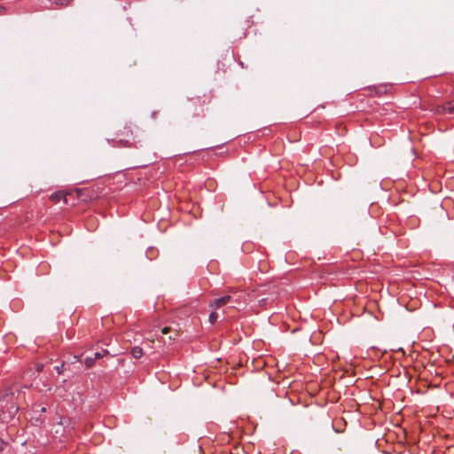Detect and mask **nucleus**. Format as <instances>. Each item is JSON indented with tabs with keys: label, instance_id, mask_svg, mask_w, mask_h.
Masks as SVG:
<instances>
[{
	"label": "nucleus",
	"instance_id": "14",
	"mask_svg": "<svg viewBox=\"0 0 454 454\" xmlns=\"http://www.w3.org/2000/svg\"><path fill=\"white\" fill-rule=\"evenodd\" d=\"M43 364H38L36 365V372H42V371H43Z\"/></svg>",
	"mask_w": 454,
	"mask_h": 454
},
{
	"label": "nucleus",
	"instance_id": "5",
	"mask_svg": "<svg viewBox=\"0 0 454 454\" xmlns=\"http://www.w3.org/2000/svg\"><path fill=\"white\" fill-rule=\"evenodd\" d=\"M50 200L55 203L63 200L64 203L67 204V194L63 192H56L50 196Z\"/></svg>",
	"mask_w": 454,
	"mask_h": 454
},
{
	"label": "nucleus",
	"instance_id": "15",
	"mask_svg": "<svg viewBox=\"0 0 454 454\" xmlns=\"http://www.w3.org/2000/svg\"><path fill=\"white\" fill-rule=\"evenodd\" d=\"M168 333V328H164V329L162 330V333H164V334H165V333Z\"/></svg>",
	"mask_w": 454,
	"mask_h": 454
},
{
	"label": "nucleus",
	"instance_id": "1",
	"mask_svg": "<svg viewBox=\"0 0 454 454\" xmlns=\"http://www.w3.org/2000/svg\"><path fill=\"white\" fill-rule=\"evenodd\" d=\"M141 136L139 129L129 122L117 134V138L113 141L114 146L136 147L141 146Z\"/></svg>",
	"mask_w": 454,
	"mask_h": 454
},
{
	"label": "nucleus",
	"instance_id": "4",
	"mask_svg": "<svg viewBox=\"0 0 454 454\" xmlns=\"http://www.w3.org/2000/svg\"><path fill=\"white\" fill-rule=\"evenodd\" d=\"M186 110L189 112L194 111L193 117L201 116L204 112L203 106L200 104L197 105V102L189 103L186 106Z\"/></svg>",
	"mask_w": 454,
	"mask_h": 454
},
{
	"label": "nucleus",
	"instance_id": "3",
	"mask_svg": "<svg viewBox=\"0 0 454 454\" xmlns=\"http://www.w3.org/2000/svg\"><path fill=\"white\" fill-rule=\"evenodd\" d=\"M237 301V299H234L233 296L227 294L223 297L217 298L210 301L209 307L217 309L230 302Z\"/></svg>",
	"mask_w": 454,
	"mask_h": 454
},
{
	"label": "nucleus",
	"instance_id": "9",
	"mask_svg": "<svg viewBox=\"0 0 454 454\" xmlns=\"http://www.w3.org/2000/svg\"><path fill=\"white\" fill-rule=\"evenodd\" d=\"M218 318V314L215 311H212L209 315L208 320L213 325L216 322Z\"/></svg>",
	"mask_w": 454,
	"mask_h": 454
},
{
	"label": "nucleus",
	"instance_id": "7",
	"mask_svg": "<svg viewBox=\"0 0 454 454\" xmlns=\"http://www.w3.org/2000/svg\"><path fill=\"white\" fill-rule=\"evenodd\" d=\"M131 355L134 358H140L143 356L142 348L136 346L131 349Z\"/></svg>",
	"mask_w": 454,
	"mask_h": 454
},
{
	"label": "nucleus",
	"instance_id": "10",
	"mask_svg": "<svg viewBox=\"0 0 454 454\" xmlns=\"http://www.w3.org/2000/svg\"><path fill=\"white\" fill-rule=\"evenodd\" d=\"M443 111L448 114H454V104L450 103L448 106L444 107Z\"/></svg>",
	"mask_w": 454,
	"mask_h": 454
},
{
	"label": "nucleus",
	"instance_id": "11",
	"mask_svg": "<svg viewBox=\"0 0 454 454\" xmlns=\"http://www.w3.org/2000/svg\"><path fill=\"white\" fill-rule=\"evenodd\" d=\"M64 366H65V364L63 363V364H61L60 365H57V366L55 367V370L57 371V372H58L59 374H61V373L63 372Z\"/></svg>",
	"mask_w": 454,
	"mask_h": 454
},
{
	"label": "nucleus",
	"instance_id": "13",
	"mask_svg": "<svg viewBox=\"0 0 454 454\" xmlns=\"http://www.w3.org/2000/svg\"><path fill=\"white\" fill-rule=\"evenodd\" d=\"M102 356H103V354H102V353H100V352H95V353L93 354V359H95V360H97V359H98V358H100V357H102Z\"/></svg>",
	"mask_w": 454,
	"mask_h": 454
},
{
	"label": "nucleus",
	"instance_id": "8",
	"mask_svg": "<svg viewBox=\"0 0 454 454\" xmlns=\"http://www.w3.org/2000/svg\"><path fill=\"white\" fill-rule=\"evenodd\" d=\"M95 359H93V356H86L84 359V364L88 368L92 367L95 364Z\"/></svg>",
	"mask_w": 454,
	"mask_h": 454
},
{
	"label": "nucleus",
	"instance_id": "12",
	"mask_svg": "<svg viewBox=\"0 0 454 454\" xmlns=\"http://www.w3.org/2000/svg\"><path fill=\"white\" fill-rule=\"evenodd\" d=\"M7 446V442L0 438V452Z\"/></svg>",
	"mask_w": 454,
	"mask_h": 454
},
{
	"label": "nucleus",
	"instance_id": "6",
	"mask_svg": "<svg viewBox=\"0 0 454 454\" xmlns=\"http://www.w3.org/2000/svg\"><path fill=\"white\" fill-rule=\"evenodd\" d=\"M50 4L55 5L57 7H67L68 6L73 0H48Z\"/></svg>",
	"mask_w": 454,
	"mask_h": 454
},
{
	"label": "nucleus",
	"instance_id": "2",
	"mask_svg": "<svg viewBox=\"0 0 454 454\" xmlns=\"http://www.w3.org/2000/svg\"><path fill=\"white\" fill-rule=\"evenodd\" d=\"M18 407L13 403H6L0 411V420L3 423H9L16 415Z\"/></svg>",
	"mask_w": 454,
	"mask_h": 454
}]
</instances>
